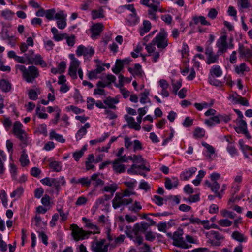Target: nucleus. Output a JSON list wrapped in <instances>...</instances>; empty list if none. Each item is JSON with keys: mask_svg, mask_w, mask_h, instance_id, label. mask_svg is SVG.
<instances>
[{"mask_svg": "<svg viewBox=\"0 0 252 252\" xmlns=\"http://www.w3.org/2000/svg\"><path fill=\"white\" fill-rule=\"evenodd\" d=\"M70 228L72 230V234L74 237V240L76 241H78L80 239L83 240L85 238H88L92 233L94 234L100 233L99 228L94 224L90 228L93 230V232L86 231L82 228H79L77 225L75 224H71L70 225Z\"/></svg>", "mask_w": 252, "mask_h": 252, "instance_id": "nucleus-1", "label": "nucleus"}, {"mask_svg": "<svg viewBox=\"0 0 252 252\" xmlns=\"http://www.w3.org/2000/svg\"><path fill=\"white\" fill-rule=\"evenodd\" d=\"M15 68L22 72L24 78L28 83H32L39 76L38 70L34 66H29L27 69L24 65L18 64L16 65Z\"/></svg>", "mask_w": 252, "mask_h": 252, "instance_id": "nucleus-2", "label": "nucleus"}, {"mask_svg": "<svg viewBox=\"0 0 252 252\" xmlns=\"http://www.w3.org/2000/svg\"><path fill=\"white\" fill-rule=\"evenodd\" d=\"M167 33L162 28L159 32L153 39V44L156 45L160 49H164L168 46Z\"/></svg>", "mask_w": 252, "mask_h": 252, "instance_id": "nucleus-3", "label": "nucleus"}, {"mask_svg": "<svg viewBox=\"0 0 252 252\" xmlns=\"http://www.w3.org/2000/svg\"><path fill=\"white\" fill-rule=\"evenodd\" d=\"M106 80L99 81L97 83V88L94 90V94H103L104 93L103 88L109 86L112 82H114L116 79V77L112 74H108Z\"/></svg>", "mask_w": 252, "mask_h": 252, "instance_id": "nucleus-4", "label": "nucleus"}, {"mask_svg": "<svg viewBox=\"0 0 252 252\" xmlns=\"http://www.w3.org/2000/svg\"><path fill=\"white\" fill-rule=\"evenodd\" d=\"M105 239L94 241L91 244L92 250L94 252H107L108 250L109 243L105 244Z\"/></svg>", "mask_w": 252, "mask_h": 252, "instance_id": "nucleus-5", "label": "nucleus"}, {"mask_svg": "<svg viewBox=\"0 0 252 252\" xmlns=\"http://www.w3.org/2000/svg\"><path fill=\"white\" fill-rule=\"evenodd\" d=\"M133 202L131 198L125 199L120 193H116L114 198L112 200L113 207L116 209L122 205H127Z\"/></svg>", "mask_w": 252, "mask_h": 252, "instance_id": "nucleus-6", "label": "nucleus"}, {"mask_svg": "<svg viewBox=\"0 0 252 252\" xmlns=\"http://www.w3.org/2000/svg\"><path fill=\"white\" fill-rule=\"evenodd\" d=\"M227 36L225 33L222 35L217 40L216 43V46L218 47V50L217 54L218 55H222V54L227 52L228 48V44L227 42Z\"/></svg>", "mask_w": 252, "mask_h": 252, "instance_id": "nucleus-7", "label": "nucleus"}, {"mask_svg": "<svg viewBox=\"0 0 252 252\" xmlns=\"http://www.w3.org/2000/svg\"><path fill=\"white\" fill-rule=\"evenodd\" d=\"M24 55L29 61L30 63H34L36 65H40L42 67L47 66V63L43 61L42 58L39 54H36L34 57L32 55H30L29 54H25Z\"/></svg>", "mask_w": 252, "mask_h": 252, "instance_id": "nucleus-8", "label": "nucleus"}, {"mask_svg": "<svg viewBox=\"0 0 252 252\" xmlns=\"http://www.w3.org/2000/svg\"><path fill=\"white\" fill-rule=\"evenodd\" d=\"M23 125L19 121H16L13 126V133L22 142L26 140V134L22 129Z\"/></svg>", "mask_w": 252, "mask_h": 252, "instance_id": "nucleus-9", "label": "nucleus"}, {"mask_svg": "<svg viewBox=\"0 0 252 252\" xmlns=\"http://www.w3.org/2000/svg\"><path fill=\"white\" fill-rule=\"evenodd\" d=\"M76 53L77 56L83 55L85 57H91L94 53V50L92 47H85L83 45H79L76 51Z\"/></svg>", "mask_w": 252, "mask_h": 252, "instance_id": "nucleus-10", "label": "nucleus"}, {"mask_svg": "<svg viewBox=\"0 0 252 252\" xmlns=\"http://www.w3.org/2000/svg\"><path fill=\"white\" fill-rule=\"evenodd\" d=\"M80 62L78 60L71 61L68 69V74L72 79H76L77 78V70L80 65Z\"/></svg>", "mask_w": 252, "mask_h": 252, "instance_id": "nucleus-11", "label": "nucleus"}, {"mask_svg": "<svg viewBox=\"0 0 252 252\" xmlns=\"http://www.w3.org/2000/svg\"><path fill=\"white\" fill-rule=\"evenodd\" d=\"M227 99L234 104H240L245 106L249 105L248 100L244 97H241L240 95H229L227 97Z\"/></svg>", "mask_w": 252, "mask_h": 252, "instance_id": "nucleus-12", "label": "nucleus"}, {"mask_svg": "<svg viewBox=\"0 0 252 252\" xmlns=\"http://www.w3.org/2000/svg\"><path fill=\"white\" fill-rule=\"evenodd\" d=\"M251 49L252 50L245 48L243 45L239 44L238 50L239 56L241 58L245 57L247 59L252 58V46H251Z\"/></svg>", "mask_w": 252, "mask_h": 252, "instance_id": "nucleus-13", "label": "nucleus"}, {"mask_svg": "<svg viewBox=\"0 0 252 252\" xmlns=\"http://www.w3.org/2000/svg\"><path fill=\"white\" fill-rule=\"evenodd\" d=\"M122 7L130 10L132 13L130 15V16L131 17V21L129 22V24L130 25L136 24V23L137 22L138 18L136 17V11L135 8L134 7V5L133 4H126L122 6Z\"/></svg>", "mask_w": 252, "mask_h": 252, "instance_id": "nucleus-14", "label": "nucleus"}, {"mask_svg": "<svg viewBox=\"0 0 252 252\" xmlns=\"http://www.w3.org/2000/svg\"><path fill=\"white\" fill-rule=\"evenodd\" d=\"M104 70L105 68L102 66L97 65L96 68L91 71H87L88 77L90 80L96 79L98 78V75Z\"/></svg>", "mask_w": 252, "mask_h": 252, "instance_id": "nucleus-15", "label": "nucleus"}, {"mask_svg": "<svg viewBox=\"0 0 252 252\" xmlns=\"http://www.w3.org/2000/svg\"><path fill=\"white\" fill-rule=\"evenodd\" d=\"M121 163L116 159H115L112 163L113 169L117 174L124 173L126 171V165Z\"/></svg>", "mask_w": 252, "mask_h": 252, "instance_id": "nucleus-16", "label": "nucleus"}, {"mask_svg": "<svg viewBox=\"0 0 252 252\" xmlns=\"http://www.w3.org/2000/svg\"><path fill=\"white\" fill-rule=\"evenodd\" d=\"M197 171L196 167H191L182 172L180 175L182 180L186 181L190 178Z\"/></svg>", "mask_w": 252, "mask_h": 252, "instance_id": "nucleus-17", "label": "nucleus"}, {"mask_svg": "<svg viewBox=\"0 0 252 252\" xmlns=\"http://www.w3.org/2000/svg\"><path fill=\"white\" fill-rule=\"evenodd\" d=\"M125 118L128 123V126L130 128H132L138 131L140 129V125L135 121L133 117L128 115H125Z\"/></svg>", "mask_w": 252, "mask_h": 252, "instance_id": "nucleus-18", "label": "nucleus"}, {"mask_svg": "<svg viewBox=\"0 0 252 252\" xmlns=\"http://www.w3.org/2000/svg\"><path fill=\"white\" fill-rule=\"evenodd\" d=\"M99 173H94L91 176V184L94 188L104 184V182L99 178Z\"/></svg>", "mask_w": 252, "mask_h": 252, "instance_id": "nucleus-19", "label": "nucleus"}, {"mask_svg": "<svg viewBox=\"0 0 252 252\" xmlns=\"http://www.w3.org/2000/svg\"><path fill=\"white\" fill-rule=\"evenodd\" d=\"M103 25L101 23H97L92 26L91 30L92 32V38L99 35L103 30Z\"/></svg>", "mask_w": 252, "mask_h": 252, "instance_id": "nucleus-20", "label": "nucleus"}, {"mask_svg": "<svg viewBox=\"0 0 252 252\" xmlns=\"http://www.w3.org/2000/svg\"><path fill=\"white\" fill-rule=\"evenodd\" d=\"M141 164L140 165H137L136 164H132L130 168L128 169L127 170V172L129 174H138V172L135 170V169L136 168H139L142 170H145L147 171H150V169L149 168H147L145 165V163H141Z\"/></svg>", "mask_w": 252, "mask_h": 252, "instance_id": "nucleus-21", "label": "nucleus"}, {"mask_svg": "<svg viewBox=\"0 0 252 252\" xmlns=\"http://www.w3.org/2000/svg\"><path fill=\"white\" fill-rule=\"evenodd\" d=\"M0 88L4 93H8L11 89L10 82L4 79L0 80Z\"/></svg>", "mask_w": 252, "mask_h": 252, "instance_id": "nucleus-22", "label": "nucleus"}, {"mask_svg": "<svg viewBox=\"0 0 252 252\" xmlns=\"http://www.w3.org/2000/svg\"><path fill=\"white\" fill-rule=\"evenodd\" d=\"M128 70L134 76L136 75L138 77L142 76L143 73L142 70L141 66L139 63L135 64L133 68L129 67L128 68Z\"/></svg>", "mask_w": 252, "mask_h": 252, "instance_id": "nucleus-23", "label": "nucleus"}, {"mask_svg": "<svg viewBox=\"0 0 252 252\" xmlns=\"http://www.w3.org/2000/svg\"><path fill=\"white\" fill-rule=\"evenodd\" d=\"M119 100L117 98H112L110 96L104 100V103L109 108L115 109L116 107L115 104H117Z\"/></svg>", "mask_w": 252, "mask_h": 252, "instance_id": "nucleus-24", "label": "nucleus"}, {"mask_svg": "<svg viewBox=\"0 0 252 252\" xmlns=\"http://www.w3.org/2000/svg\"><path fill=\"white\" fill-rule=\"evenodd\" d=\"M210 76L220 77L222 75V71L219 65H213L210 70Z\"/></svg>", "mask_w": 252, "mask_h": 252, "instance_id": "nucleus-25", "label": "nucleus"}, {"mask_svg": "<svg viewBox=\"0 0 252 252\" xmlns=\"http://www.w3.org/2000/svg\"><path fill=\"white\" fill-rule=\"evenodd\" d=\"M173 179L174 181L172 183L171 180L169 178L165 179V187L168 190L171 189L173 187H177L178 185V179L177 178L173 177Z\"/></svg>", "mask_w": 252, "mask_h": 252, "instance_id": "nucleus-26", "label": "nucleus"}, {"mask_svg": "<svg viewBox=\"0 0 252 252\" xmlns=\"http://www.w3.org/2000/svg\"><path fill=\"white\" fill-rule=\"evenodd\" d=\"M207 236L215 239L217 241H223L224 237L221 235L218 232L211 230L207 233Z\"/></svg>", "mask_w": 252, "mask_h": 252, "instance_id": "nucleus-27", "label": "nucleus"}, {"mask_svg": "<svg viewBox=\"0 0 252 252\" xmlns=\"http://www.w3.org/2000/svg\"><path fill=\"white\" fill-rule=\"evenodd\" d=\"M232 238L239 242H243L246 241L247 238L244 236V235L239 232L238 231H234L233 232V233L231 235Z\"/></svg>", "mask_w": 252, "mask_h": 252, "instance_id": "nucleus-28", "label": "nucleus"}, {"mask_svg": "<svg viewBox=\"0 0 252 252\" xmlns=\"http://www.w3.org/2000/svg\"><path fill=\"white\" fill-rule=\"evenodd\" d=\"M143 28L140 32L141 36H143L146 33L148 32L151 28V24L150 21L144 20L143 22Z\"/></svg>", "mask_w": 252, "mask_h": 252, "instance_id": "nucleus-29", "label": "nucleus"}, {"mask_svg": "<svg viewBox=\"0 0 252 252\" xmlns=\"http://www.w3.org/2000/svg\"><path fill=\"white\" fill-rule=\"evenodd\" d=\"M124 67V65L122 63L121 60L117 59L115 63V65L112 68V71L116 74H118Z\"/></svg>", "mask_w": 252, "mask_h": 252, "instance_id": "nucleus-30", "label": "nucleus"}, {"mask_svg": "<svg viewBox=\"0 0 252 252\" xmlns=\"http://www.w3.org/2000/svg\"><path fill=\"white\" fill-rule=\"evenodd\" d=\"M249 70V68L245 63H241L240 65L235 66V71L238 74H243L245 71Z\"/></svg>", "mask_w": 252, "mask_h": 252, "instance_id": "nucleus-31", "label": "nucleus"}, {"mask_svg": "<svg viewBox=\"0 0 252 252\" xmlns=\"http://www.w3.org/2000/svg\"><path fill=\"white\" fill-rule=\"evenodd\" d=\"M49 134L51 139H55L56 141L62 143L65 142V139L63 138V135L56 133L53 130L50 131Z\"/></svg>", "mask_w": 252, "mask_h": 252, "instance_id": "nucleus-32", "label": "nucleus"}, {"mask_svg": "<svg viewBox=\"0 0 252 252\" xmlns=\"http://www.w3.org/2000/svg\"><path fill=\"white\" fill-rule=\"evenodd\" d=\"M220 123V117L218 116L212 117L209 119L206 120L205 121V123L210 126H213L216 124H219Z\"/></svg>", "mask_w": 252, "mask_h": 252, "instance_id": "nucleus-33", "label": "nucleus"}, {"mask_svg": "<svg viewBox=\"0 0 252 252\" xmlns=\"http://www.w3.org/2000/svg\"><path fill=\"white\" fill-rule=\"evenodd\" d=\"M49 167L55 172H60L62 170V164L59 161H53L50 162Z\"/></svg>", "mask_w": 252, "mask_h": 252, "instance_id": "nucleus-34", "label": "nucleus"}, {"mask_svg": "<svg viewBox=\"0 0 252 252\" xmlns=\"http://www.w3.org/2000/svg\"><path fill=\"white\" fill-rule=\"evenodd\" d=\"M173 245L175 246L184 249H188L189 247L184 240L183 236L175 242H173Z\"/></svg>", "mask_w": 252, "mask_h": 252, "instance_id": "nucleus-35", "label": "nucleus"}, {"mask_svg": "<svg viewBox=\"0 0 252 252\" xmlns=\"http://www.w3.org/2000/svg\"><path fill=\"white\" fill-rule=\"evenodd\" d=\"M159 83L160 87L162 89V94H169L168 92L166 90L169 86L167 81L165 79H161Z\"/></svg>", "mask_w": 252, "mask_h": 252, "instance_id": "nucleus-36", "label": "nucleus"}, {"mask_svg": "<svg viewBox=\"0 0 252 252\" xmlns=\"http://www.w3.org/2000/svg\"><path fill=\"white\" fill-rule=\"evenodd\" d=\"M118 189V186L116 184H112L109 186H106L103 188V191L109 192L111 194L114 195V192Z\"/></svg>", "mask_w": 252, "mask_h": 252, "instance_id": "nucleus-37", "label": "nucleus"}, {"mask_svg": "<svg viewBox=\"0 0 252 252\" xmlns=\"http://www.w3.org/2000/svg\"><path fill=\"white\" fill-rule=\"evenodd\" d=\"M205 174V172L203 170H200L198 172V174L197 175L195 179L193 180L192 181V183L195 186H198L201 181L202 180V179L204 177Z\"/></svg>", "mask_w": 252, "mask_h": 252, "instance_id": "nucleus-38", "label": "nucleus"}, {"mask_svg": "<svg viewBox=\"0 0 252 252\" xmlns=\"http://www.w3.org/2000/svg\"><path fill=\"white\" fill-rule=\"evenodd\" d=\"M172 85L173 88L172 92L176 94L177 91L181 88L182 86V81L181 80H172Z\"/></svg>", "mask_w": 252, "mask_h": 252, "instance_id": "nucleus-39", "label": "nucleus"}, {"mask_svg": "<svg viewBox=\"0 0 252 252\" xmlns=\"http://www.w3.org/2000/svg\"><path fill=\"white\" fill-rule=\"evenodd\" d=\"M28 155L25 153V151H23L20 158V162L22 166H25L29 164V160L28 158Z\"/></svg>", "mask_w": 252, "mask_h": 252, "instance_id": "nucleus-40", "label": "nucleus"}, {"mask_svg": "<svg viewBox=\"0 0 252 252\" xmlns=\"http://www.w3.org/2000/svg\"><path fill=\"white\" fill-rule=\"evenodd\" d=\"M193 20L195 24H197L198 23H200L203 25H210V24L206 21V18L203 16L194 17Z\"/></svg>", "mask_w": 252, "mask_h": 252, "instance_id": "nucleus-41", "label": "nucleus"}, {"mask_svg": "<svg viewBox=\"0 0 252 252\" xmlns=\"http://www.w3.org/2000/svg\"><path fill=\"white\" fill-rule=\"evenodd\" d=\"M14 12L10 10L5 9L1 11V15L6 20H11L14 15Z\"/></svg>", "mask_w": 252, "mask_h": 252, "instance_id": "nucleus-42", "label": "nucleus"}, {"mask_svg": "<svg viewBox=\"0 0 252 252\" xmlns=\"http://www.w3.org/2000/svg\"><path fill=\"white\" fill-rule=\"evenodd\" d=\"M78 182L81 184L82 186L89 187L91 185V178L83 177L78 180Z\"/></svg>", "mask_w": 252, "mask_h": 252, "instance_id": "nucleus-43", "label": "nucleus"}, {"mask_svg": "<svg viewBox=\"0 0 252 252\" xmlns=\"http://www.w3.org/2000/svg\"><path fill=\"white\" fill-rule=\"evenodd\" d=\"M219 55H218V54H217V55H214L213 53L212 55L207 56V61L206 62L208 64H210L216 63L218 60Z\"/></svg>", "mask_w": 252, "mask_h": 252, "instance_id": "nucleus-44", "label": "nucleus"}, {"mask_svg": "<svg viewBox=\"0 0 252 252\" xmlns=\"http://www.w3.org/2000/svg\"><path fill=\"white\" fill-rule=\"evenodd\" d=\"M55 13L56 11L54 8L47 10L45 12V17L49 20H53Z\"/></svg>", "mask_w": 252, "mask_h": 252, "instance_id": "nucleus-45", "label": "nucleus"}, {"mask_svg": "<svg viewBox=\"0 0 252 252\" xmlns=\"http://www.w3.org/2000/svg\"><path fill=\"white\" fill-rule=\"evenodd\" d=\"M0 197L1 199L2 204L5 207H7V198L6 192L4 190H2L0 191Z\"/></svg>", "mask_w": 252, "mask_h": 252, "instance_id": "nucleus-46", "label": "nucleus"}, {"mask_svg": "<svg viewBox=\"0 0 252 252\" xmlns=\"http://www.w3.org/2000/svg\"><path fill=\"white\" fill-rule=\"evenodd\" d=\"M23 188L22 187L18 188L15 190L13 191L11 194V197H15L16 196L20 197L23 193Z\"/></svg>", "mask_w": 252, "mask_h": 252, "instance_id": "nucleus-47", "label": "nucleus"}, {"mask_svg": "<svg viewBox=\"0 0 252 252\" xmlns=\"http://www.w3.org/2000/svg\"><path fill=\"white\" fill-rule=\"evenodd\" d=\"M234 129L238 133H243L248 138H251V137L247 129H245L239 126L235 127Z\"/></svg>", "mask_w": 252, "mask_h": 252, "instance_id": "nucleus-48", "label": "nucleus"}, {"mask_svg": "<svg viewBox=\"0 0 252 252\" xmlns=\"http://www.w3.org/2000/svg\"><path fill=\"white\" fill-rule=\"evenodd\" d=\"M10 172L12 179L15 180L17 175V167L13 163H10Z\"/></svg>", "mask_w": 252, "mask_h": 252, "instance_id": "nucleus-49", "label": "nucleus"}, {"mask_svg": "<svg viewBox=\"0 0 252 252\" xmlns=\"http://www.w3.org/2000/svg\"><path fill=\"white\" fill-rule=\"evenodd\" d=\"M218 224L222 227H228L231 225L232 222L228 219H221L218 221Z\"/></svg>", "mask_w": 252, "mask_h": 252, "instance_id": "nucleus-50", "label": "nucleus"}, {"mask_svg": "<svg viewBox=\"0 0 252 252\" xmlns=\"http://www.w3.org/2000/svg\"><path fill=\"white\" fill-rule=\"evenodd\" d=\"M205 130L201 128H196L194 132V136L195 137L201 138L204 136Z\"/></svg>", "mask_w": 252, "mask_h": 252, "instance_id": "nucleus-51", "label": "nucleus"}, {"mask_svg": "<svg viewBox=\"0 0 252 252\" xmlns=\"http://www.w3.org/2000/svg\"><path fill=\"white\" fill-rule=\"evenodd\" d=\"M208 79L209 83L212 85L215 86H220L221 85V82L214 76H209Z\"/></svg>", "mask_w": 252, "mask_h": 252, "instance_id": "nucleus-52", "label": "nucleus"}, {"mask_svg": "<svg viewBox=\"0 0 252 252\" xmlns=\"http://www.w3.org/2000/svg\"><path fill=\"white\" fill-rule=\"evenodd\" d=\"M57 211H58V212L60 214V216L61 218V221H65L67 219L68 213V212L64 213L63 211V209L61 208L57 209Z\"/></svg>", "mask_w": 252, "mask_h": 252, "instance_id": "nucleus-53", "label": "nucleus"}, {"mask_svg": "<svg viewBox=\"0 0 252 252\" xmlns=\"http://www.w3.org/2000/svg\"><path fill=\"white\" fill-rule=\"evenodd\" d=\"M104 14L102 10L97 11L93 10L92 11V17L93 19H96L97 18H103Z\"/></svg>", "mask_w": 252, "mask_h": 252, "instance_id": "nucleus-54", "label": "nucleus"}, {"mask_svg": "<svg viewBox=\"0 0 252 252\" xmlns=\"http://www.w3.org/2000/svg\"><path fill=\"white\" fill-rule=\"evenodd\" d=\"M183 232L182 230H180L174 232L172 237V239H173V242H175L177 240H179V239L183 236Z\"/></svg>", "mask_w": 252, "mask_h": 252, "instance_id": "nucleus-55", "label": "nucleus"}, {"mask_svg": "<svg viewBox=\"0 0 252 252\" xmlns=\"http://www.w3.org/2000/svg\"><path fill=\"white\" fill-rule=\"evenodd\" d=\"M238 5L242 8H248L250 5L248 0H239Z\"/></svg>", "mask_w": 252, "mask_h": 252, "instance_id": "nucleus-56", "label": "nucleus"}, {"mask_svg": "<svg viewBox=\"0 0 252 252\" xmlns=\"http://www.w3.org/2000/svg\"><path fill=\"white\" fill-rule=\"evenodd\" d=\"M66 109L67 111H72L75 114H80L82 111V110L81 109L78 108L77 107L73 106V105H70V106H68L66 107Z\"/></svg>", "mask_w": 252, "mask_h": 252, "instance_id": "nucleus-57", "label": "nucleus"}, {"mask_svg": "<svg viewBox=\"0 0 252 252\" xmlns=\"http://www.w3.org/2000/svg\"><path fill=\"white\" fill-rule=\"evenodd\" d=\"M227 151L232 156H234L237 154L236 149L231 144L228 145L227 147Z\"/></svg>", "mask_w": 252, "mask_h": 252, "instance_id": "nucleus-58", "label": "nucleus"}, {"mask_svg": "<svg viewBox=\"0 0 252 252\" xmlns=\"http://www.w3.org/2000/svg\"><path fill=\"white\" fill-rule=\"evenodd\" d=\"M87 133V130L81 127L76 134V138L77 140H80Z\"/></svg>", "mask_w": 252, "mask_h": 252, "instance_id": "nucleus-59", "label": "nucleus"}, {"mask_svg": "<svg viewBox=\"0 0 252 252\" xmlns=\"http://www.w3.org/2000/svg\"><path fill=\"white\" fill-rule=\"evenodd\" d=\"M136 183H137V181L135 179H132L130 181H126L124 182V184L126 186L128 187L130 189H132V190H133V188Z\"/></svg>", "mask_w": 252, "mask_h": 252, "instance_id": "nucleus-60", "label": "nucleus"}, {"mask_svg": "<svg viewBox=\"0 0 252 252\" xmlns=\"http://www.w3.org/2000/svg\"><path fill=\"white\" fill-rule=\"evenodd\" d=\"M66 67V63L64 61L61 62L57 66L59 73H62L64 72Z\"/></svg>", "mask_w": 252, "mask_h": 252, "instance_id": "nucleus-61", "label": "nucleus"}, {"mask_svg": "<svg viewBox=\"0 0 252 252\" xmlns=\"http://www.w3.org/2000/svg\"><path fill=\"white\" fill-rule=\"evenodd\" d=\"M146 45V49L148 53L150 55L152 53L154 52L156 50V47L154 46L155 45L153 44V41L151 43L148 44H145Z\"/></svg>", "mask_w": 252, "mask_h": 252, "instance_id": "nucleus-62", "label": "nucleus"}, {"mask_svg": "<svg viewBox=\"0 0 252 252\" xmlns=\"http://www.w3.org/2000/svg\"><path fill=\"white\" fill-rule=\"evenodd\" d=\"M52 180H53V178L46 177L45 178L41 179L40 180V182L44 185L51 187V186H52Z\"/></svg>", "mask_w": 252, "mask_h": 252, "instance_id": "nucleus-63", "label": "nucleus"}, {"mask_svg": "<svg viewBox=\"0 0 252 252\" xmlns=\"http://www.w3.org/2000/svg\"><path fill=\"white\" fill-rule=\"evenodd\" d=\"M153 200L158 206H161L163 204V198L158 195H154Z\"/></svg>", "mask_w": 252, "mask_h": 252, "instance_id": "nucleus-64", "label": "nucleus"}]
</instances>
